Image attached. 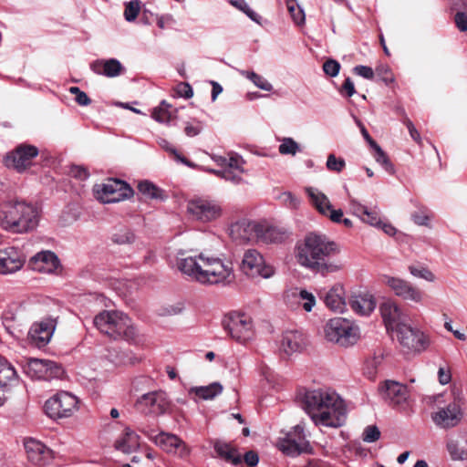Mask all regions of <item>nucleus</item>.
Wrapping results in <instances>:
<instances>
[{"label": "nucleus", "instance_id": "f257e3e1", "mask_svg": "<svg viewBox=\"0 0 467 467\" xmlns=\"http://www.w3.org/2000/svg\"><path fill=\"white\" fill-rule=\"evenodd\" d=\"M178 255V269L202 285H227L235 279L231 262H225L219 257L210 255L206 252L187 254L186 252L180 251Z\"/></svg>", "mask_w": 467, "mask_h": 467}, {"label": "nucleus", "instance_id": "f03ea898", "mask_svg": "<svg viewBox=\"0 0 467 467\" xmlns=\"http://www.w3.org/2000/svg\"><path fill=\"white\" fill-rule=\"evenodd\" d=\"M338 253L337 244L326 235L310 233L296 246V259L300 265L326 275L341 269V265L330 260Z\"/></svg>", "mask_w": 467, "mask_h": 467}, {"label": "nucleus", "instance_id": "7ed1b4c3", "mask_svg": "<svg viewBox=\"0 0 467 467\" xmlns=\"http://www.w3.org/2000/svg\"><path fill=\"white\" fill-rule=\"evenodd\" d=\"M303 406L315 425L337 428L344 424L346 408L342 399L330 389L306 390Z\"/></svg>", "mask_w": 467, "mask_h": 467}, {"label": "nucleus", "instance_id": "20e7f679", "mask_svg": "<svg viewBox=\"0 0 467 467\" xmlns=\"http://www.w3.org/2000/svg\"><path fill=\"white\" fill-rule=\"evenodd\" d=\"M38 208L26 201L11 200L0 203V226L11 233L25 234L38 225Z\"/></svg>", "mask_w": 467, "mask_h": 467}, {"label": "nucleus", "instance_id": "39448f33", "mask_svg": "<svg viewBox=\"0 0 467 467\" xmlns=\"http://www.w3.org/2000/svg\"><path fill=\"white\" fill-rule=\"evenodd\" d=\"M428 403L435 407L431 415L433 423L440 429L449 430L458 426L464 416L463 399L453 396L445 399L444 394L431 395L427 398Z\"/></svg>", "mask_w": 467, "mask_h": 467}, {"label": "nucleus", "instance_id": "423d86ee", "mask_svg": "<svg viewBox=\"0 0 467 467\" xmlns=\"http://www.w3.org/2000/svg\"><path fill=\"white\" fill-rule=\"evenodd\" d=\"M93 324L101 333L114 340L129 341L136 334L129 317L119 311L104 310L94 317Z\"/></svg>", "mask_w": 467, "mask_h": 467}, {"label": "nucleus", "instance_id": "0eeeda50", "mask_svg": "<svg viewBox=\"0 0 467 467\" xmlns=\"http://www.w3.org/2000/svg\"><path fill=\"white\" fill-rule=\"evenodd\" d=\"M327 340L338 344L341 347L354 345L358 337V327L353 322L343 317L329 319L324 327Z\"/></svg>", "mask_w": 467, "mask_h": 467}, {"label": "nucleus", "instance_id": "6e6552de", "mask_svg": "<svg viewBox=\"0 0 467 467\" xmlns=\"http://www.w3.org/2000/svg\"><path fill=\"white\" fill-rule=\"evenodd\" d=\"M396 337L402 350L420 354L428 349L431 340L428 335L409 324H401L396 328Z\"/></svg>", "mask_w": 467, "mask_h": 467}, {"label": "nucleus", "instance_id": "1a4fd4ad", "mask_svg": "<svg viewBox=\"0 0 467 467\" xmlns=\"http://www.w3.org/2000/svg\"><path fill=\"white\" fill-rule=\"evenodd\" d=\"M279 449L288 456H297L301 453L312 451L311 445L306 439L304 427L300 424L295 426L278 441Z\"/></svg>", "mask_w": 467, "mask_h": 467}, {"label": "nucleus", "instance_id": "9d476101", "mask_svg": "<svg viewBox=\"0 0 467 467\" xmlns=\"http://www.w3.org/2000/svg\"><path fill=\"white\" fill-rule=\"evenodd\" d=\"M97 198L104 202H118L130 197L132 189L123 181L109 179L102 184H97L94 188Z\"/></svg>", "mask_w": 467, "mask_h": 467}, {"label": "nucleus", "instance_id": "9b49d317", "mask_svg": "<svg viewBox=\"0 0 467 467\" xmlns=\"http://www.w3.org/2000/svg\"><path fill=\"white\" fill-rule=\"evenodd\" d=\"M78 400L74 395L60 391L46 401L45 410L52 419L67 418L76 410Z\"/></svg>", "mask_w": 467, "mask_h": 467}, {"label": "nucleus", "instance_id": "f8f14e48", "mask_svg": "<svg viewBox=\"0 0 467 467\" xmlns=\"http://www.w3.org/2000/svg\"><path fill=\"white\" fill-rule=\"evenodd\" d=\"M138 410L145 415L160 416L171 406V401L162 390H155L141 395L135 403Z\"/></svg>", "mask_w": 467, "mask_h": 467}, {"label": "nucleus", "instance_id": "ddd939ff", "mask_svg": "<svg viewBox=\"0 0 467 467\" xmlns=\"http://www.w3.org/2000/svg\"><path fill=\"white\" fill-rule=\"evenodd\" d=\"M140 431L168 453L176 454L181 458H185L190 454V450L184 441L174 434L167 432L155 434L154 431L147 429H141Z\"/></svg>", "mask_w": 467, "mask_h": 467}, {"label": "nucleus", "instance_id": "4468645a", "mask_svg": "<svg viewBox=\"0 0 467 467\" xmlns=\"http://www.w3.org/2000/svg\"><path fill=\"white\" fill-rule=\"evenodd\" d=\"M223 324L229 335L240 343H246L254 336L252 319L245 314H232Z\"/></svg>", "mask_w": 467, "mask_h": 467}, {"label": "nucleus", "instance_id": "2eb2a0df", "mask_svg": "<svg viewBox=\"0 0 467 467\" xmlns=\"http://www.w3.org/2000/svg\"><path fill=\"white\" fill-rule=\"evenodd\" d=\"M38 149L30 144L22 143L8 152L5 158V164L18 172L26 171L33 163V160L38 155Z\"/></svg>", "mask_w": 467, "mask_h": 467}, {"label": "nucleus", "instance_id": "dca6fc26", "mask_svg": "<svg viewBox=\"0 0 467 467\" xmlns=\"http://www.w3.org/2000/svg\"><path fill=\"white\" fill-rule=\"evenodd\" d=\"M241 270L250 277L269 278L275 273L274 268L265 264L263 255L255 249H249L244 253Z\"/></svg>", "mask_w": 467, "mask_h": 467}, {"label": "nucleus", "instance_id": "f3484780", "mask_svg": "<svg viewBox=\"0 0 467 467\" xmlns=\"http://www.w3.org/2000/svg\"><path fill=\"white\" fill-rule=\"evenodd\" d=\"M25 372L32 379L51 380L60 378L64 373V369L54 361L32 358L25 367Z\"/></svg>", "mask_w": 467, "mask_h": 467}, {"label": "nucleus", "instance_id": "a211bd4d", "mask_svg": "<svg viewBox=\"0 0 467 467\" xmlns=\"http://www.w3.org/2000/svg\"><path fill=\"white\" fill-rule=\"evenodd\" d=\"M382 282L394 293L395 296L406 301L421 303L423 293L410 282L400 277L383 275Z\"/></svg>", "mask_w": 467, "mask_h": 467}, {"label": "nucleus", "instance_id": "6ab92c4d", "mask_svg": "<svg viewBox=\"0 0 467 467\" xmlns=\"http://www.w3.org/2000/svg\"><path fill=\"white\" fill-rule=\"evenodd\" d=\"M187 212L192 218L203 223L214 221L222 215V208L216 202L201 198L190 201Z\"/></svg>", "mask_w": 467, "mask_h": 467}, {"label": "nucleus", "instance_id": "aec40b11", "mask_svg": "<svg viewBox=\"0 0 467 467\" xmlns=\"http://www.w3.org/2000/svg\"><path fill=\"white\" fill-rule=\"evenodd\" d=\"M56 322L52 318H46L32 325L28 331L29 342L41 348L47 345L54 334Z\"/></svg>", "mask_w": 467, "mask_h": 467}, {"label": "nucleus", "instance_id": "412c9836", "mask_svg": "<svg viewBox=\"0 0 467 467\" xmlns=\"http://www.w3.org/2000/svg\"><path fill=\"white\" fill-rule=\"evenodd\" d=\"M25 262V254L14 246L0 250V274L2 275L18 271Z\"/></svg>", "mask_w": 467, "mask_h": 467}, {"label": "nucleus", "instance_id": "4be33fe9", "mask_svg": "<svg viewBox=\"0 0 467 467\" xmlns=\"http://www.w3.org/2000/svg\"><path fill=\"white\" fill-rule=\"evenodd\" d=\"M28 266L36 272L51 274L59 266V260L55 253L41 251L29 259Z\"/></svg>", "mask_w": 467, "mask_h": 467}, {"label": "nucleus", "instance_id": "5701e85b", "mask_svg": "<svg viewBox=\"0 0 467 467\" xmlns=\"http://www.w3.org/2000/svg\"><path fill=\"white\" fill-rule=\"evenodd\" d=\"M381 317L387 328H399L401 324H406L408 317L402 312L400 306L392 300H387L379 307Z\"/></svg>", "mask_w": 467, "mask_h": 467}, {"label": "nucleus", "instance_id": "b1692460", "mask_svg": "<svg viewBox=\"0 0 467 467\" xmlns=\"http://www.w3.org/2000/svg\"><path fill=\"white\" fill-rule=\"evenodd\" d=\"M25 449L28 461L33 464L43 466L52 458V451L36 440L29 439L26 441Z\"/></svg>", "mask_w": 467, "mask_h": 467}, {"label": "nucleus", "instance_id": "393cba45", "mask_svg": "<svg viewBox=\"0 0 467 467\" xmlns=\"http://www.w3.org/2000/svg\"><path fill=\"white\" fill-rule=\"evenodd\" d=\"M380 391L383 399L393 406L403 404L409 398L407 387L393 380L385 381Z\"/></svg>", "mask_w": 467, "mask_h": 467}, {"label": "nucleus", "instance_id": "a878e982", "mask_svg": "<svg viewBox=\"0 0 467 467\" xmlns=\"http://www.w3.org/2000/svg\"><path fill=\"white\" fill-rule=\"evenodd\" d=\"M306 346V338L299 331H286L283 334L279 350L286 356L300 352Z\"/></svg>", "mask_w": 467, "mask_h": 467}, {"label": "nucleus", "instance_id": "bb28decb", "mask_svg": "<svg viewBox=\"0 0 467 467\" xmlns=\"http://www.w3.org/2000/svg\"><path fill=\"white\" fill-rule=\"evenodd\" d=\"M322 298L326 306L334 312H344L347 303L345 289L342 285L337 284L329 290L324 292Z\"/></svg>", "mask_w": 467, "mask_h": 467}, {"label": "nucleus", "instance_id": "cd10ccee", "mask_svg": "<svg viewBox=\"0 0 467 467\" xmlns=\"http://www.w3.org/2000/svg\"><path fill=\"white\" fill-rule=\"evenodd\" d=\"M285 299L291 306L296 305L301 306L306 312L312 311L316 305L315 296L305 289H292L286 293Z\"/></svg>", "mask_w": 467, "mask_h": 467}, {"label": "nucleus", "instance_id": "c85d7f7f", "mask_svg": "<svg viewBox=\"0 0 467 467\" xmlns=\"http://www.w3.org/2000/svg\"><path fill=\"white\" fill-rule=\"evenodd\" d=\"M262 232V224L242 221L232 225L231 233L236 239H240L243 242H247L254 237L259 236V233Z\"/></svg>", "mask_w": 467, "mask_h": 467}, {"label": "nucleus", "instance_id": "c756f323", "mask_svg": "<svg viewBox=\"0 0 467 467\" xmlns=\"http://www.w3.org/2000/svg\"><path fill=\"white\" fill-rule=\"evenodd\" d=\"M91 69L99 75H104L108 78H115L121 75L124 67L116 58L99 59L91 64Z\"/></svg>", "mask_w": 467, "mask_h": 467}, {"label": "nucleus", "instance_id": "7c9ffc66", "mask_svg": "<svg viewBox=\"0 0 467 467\" xmlns=\"http://www.w3.org/2000/svg\"><path fill=\"white\" fill-rule=\"evenodd\" d=\"M351 309L359 316H368L376 307V301L372 295H353L348 302Z\"/></svg>", "mask_w": 467, "mask_h": 467}, {"label": "nucleus", "instance_id": "2f4dec72", "mask_svg": "<svg viewBox=\"0 0 467 467\" xmlns=\"http://www.w3.org/2000/svg\"><path fill=\"white\" fill-rule=\"evenodd\" d=\"M16 380V371L7 359L0 356V406L6 400L4 389L8 384Z\"/></svg>", "mask_w": 467, "mask_h": 467}, {"label": "nucleus", "instance_id": "473e14b6", "mask_svg": "<svg viewBox=\"0 0 467 467\" xmlns=\"http://www.w3.org/2000/svg\"><path fill=\"white\" fill-rule=\"evenodd\" d=\"M114 447L123 453L130 454L139 449L140 436L130 428H126L122 435L116 440Z\"/></svg>", "mask_w": 467, "mask_h": 467}, {"label": "nucleus", "instance_id": "72a5a7b5", "mask_svg": "<svg viewBox=\"0 0 467 467\" xmlns=\"http://www.w3.org/2000/svg\"><path fill=\"white\" fill-rule=\"evenodd\" d=\"M305 191L310 199L311 204L317 209V211L324 216L327 215V213H329V210L332 207L328 197L314 187H306Z\"/></svg>", "mask_w": 467, "mask_h": 467}, {"label": "nucleus", "instance_id": "f704fd0d", "mask_svg": "<svg viewBox=\"0 0 467 467\" xmlns=\"http://www.w3.org/2000/svg\"><path fill=\"white\" fill-rule=\"evenodd\" d=\"M213 448L218 456L225 462L234 466H237L242 462L241 454L231 444L222 441H216L213 444Z\"/></svg>", "mask_w": 467, "mask_h": 467}, {"label": "nucleus", "instance_id": "c9c22d12", "mask_svg": "<svg viewBox=\"0 0 467 467\" xmlns=\"http://www.w3.org/2000/svg\"><path fill=\"white\" fill-rule=\"evenodd\" d=\"M288 237V233L283 229L275 226L265 227L262 225V232L258 238L265 243L278 244L284 242Z\"/></svg>", "mask_w": 467, "mask_h": 467}, {"label": "nucleus", "instance_id": "e433bc0d", "mask_svg": "<svg viewBox=\"0 0 467 467\" xmlns=\"http://www.w3.org/2000/svg\"><path fill=\"white\" fill-rule=\"evenodd\" d=\"M223 388L219 382H213L207 386L193 387L190 389V393L195 394L198 398L207 400H213L222 393Z\"/></svg>", "mask_w": 467, "mask_h": 467}, {"label": "nucleus", "instance_id": "4c0bfd02", "mask_svg": "<svg viewBox=\"0 0 467 467\" xmlns=\"http://www.w3.org/2000/svg\"><path fill=\"white\" fill-rule=\"evenodd\" d=\"M170 109H171L170 104L165 100L161 101L160 106L153 109L152 118L158 122L169 123L173 117V113Z\"/></svg>", "mask_w": 467, "mask_h": 467}, {"label": "nucleus", "instance_id": "58836bf2", "mask_svg": "<svg viewBox=\"0 0 467 467\" xmlns=\"http://www.w3.org/2000/svg\"><path fill=\"white\" fill-rule=\"evenodd\" d=\"M241 75L251 80L254 86L265 91H272L273 85L268 82L264 77L256 74L254 71L242 70Z\"/></svg>", "mask_w": 467, "mask_h": 467}, {"label": "nucleus", "instance_id": "ea45409f", "mask_svg": "<svg viewBox=\"0 0 467 467\" xmlns=\"http://www.w3.org/2000/svg\"><path fill=\"white\" fill-rule=\"evenodd\" d=\"M138 190L142 195L150 199H160L162 195L161 190L149 181L140 182Z\"/></svg>", "mask_w": 467, "mask_h": 467}, {"label": "nucleus", "instance_id": "a19ab883", "mask_svg": "<svg viewBox=\"0 0 467 467\" xmlns=\"http://www.w3.org/2000/svg\"><path fill=\"white\" fill-rule=\"evenodd\" d=\"M286 6L294 23L297 26L304 25L306 20L305 12L296 0H286Z\"/></svg>", "mask_w": 467, "mask_h": 467}, {"label": "nucleus", "instance_id": "79ce46f5", "mask_svg": "<svg viewBox=\"0 0 467 467\" xmlns=\"http://www.w3.org/2000/svg\"><path fill=\"white\" fill-rule=\"evenodd\" d=\"M280 141L278 151L282 155L295 156L297 152L301 151L299 144L290 137L282 138Z\"/></svg>", "mask_w": 467, "mask_h": 467}, {"label": "nucleus", "instance_id": "37998d69", "mask_svg": "<svg viewBox=\"0 0 467 467\" xmlns=\"http://www.w3.org/2000/svg\"><path fill=\"white\" fill-rule=\"evenodd\" d=\"M229 2L235 8L244 12L251 20L257 24H261V16L250 8L245 0H229Z\"/></svg>", "mask_w": 467, "mask_h": 467}, {"label": "nucleus", "instance_id": "c03bdc74", "mask_svg": "<svg viewBox=\"0 0 467 467\" xmlns=\"http://www.w3.org/2000/svg\"><path fill=\"white\" fill-rule=\"evenodd\" d=\"M375 150L374 158L378 163L382 165V167L389 173L394 172V167L390 162L389 159L386 155V153L382 150L379 144L376 147H372Z\"/></svg>", "mask_w": 467, "mask_h": 467}, {"label": "nucleus", "instance_id": "a18cd8bd", "mask_svg": "<svg viewBox=\"0 0 467 467\" xmlns=\"http://www.w3.org/2000/svg\"><path fill=\"white\" fill-rule=\"evenodd\" d=\"M408 269L409 272L415 277L424 279L428 282H433L435 280L434 274L425 266L410 265Z\"/></svg>", "mask_w": 467, "mask_h": 467}, {"label": "nucleus", "instance_id": "49530a36", "mask_svg": "<svg viewBox=\"0 0 467 467\" xmlns=\"http://www.w3.org/2000/svg\"><path fill=\"white\" fill-rule=\"evenodd\" d=\"M134 240V234L128 228H121L112 235V241L119 244H130Z\"/></svg>", "mask_w": 467, "mask_h": 467}, {"label": "nucleus", "instance_id": "de8ad7c7", "mask_svg": "<svg viewBox=\"0 0 467 467\" xmlns=\"http://www.w3.org/2000/svg\"><path fill=\"white\" fill-rule=\"evenodd\" d=\"M278 200L288 209L296 210L299 207L301 201L291 192H284L279 194Z\"/></svg>", "mask_w": 467, "mask_h": 467}, {"label": "nucleus", "instance_id": "09e8293b", "mask_svg": "<svg viewBox=\"0 0 467 467\" xmlns=\"http://www.w3.org/2000/svg\"><path fill=\"white\" fill-rule=\"evenodd\" d=\"M430 218V211L423 206L419 207V209L411 214L412 221L418 225H428Z\"/></svg>", "mask_w": 467, "mask_h": 467}, {"label": "nucleus", "instance_id": "8fccbe9b", "mask_svg": "<svg viewBox=\"0 0 467 467\" xmlns=\"http://www.w3.org/2000/svg\"><path fill=\"white\" fill-rule=\"evenodd\" d=\"M447 450L452 460H463L467 456L466 451L459 446L456 441H449Z\"/></svg>", "mask_w": 467, "mask_h": 467}, {"label": "nucleus", "instance_id": "3c124183", "mask_svg": "<svg viewBox=\"0 0 467 467\" xmlns=\"http://www.w3.org/2000/svg\"><path fill=\"white\" fill-rule=\"evenodd\" d=\"M326 166L331 171L340 172L346 166V162L342 158H337L335 154L327 156Z\"/></svg>", "mask_w": 467, "mask_h": 467}, {"label": "nucleus", "instance_id": "603ef678", "mask_svg": "<svg viewBox=\"0 0 467 467\" xmlns=\"http://www.w3.org/2000/svg\"><path fill=\"white\" fill-rule=\"evenodd\" d=\"M140 9V2L137 0L127 3L124 11L125 19L129 22L134 21L139 15Z\"/></svg>", "mask_w": 467, "mask_h": 467}, {"label": "nucleus", "instance_id": "864d4df0", "mask_svg": "<svg viewBox=\"0 0 467 467\" xmlns=\"http://www.w3.org/2000/svg\"><path fill=\"white\" fill-rule=\"evenodd\" d=\"M380 437V431L375 425H369L363 431V441L366 442H374Z\"/></svg>", "mask_w": 467, "mask_h": 467}, {"label": "nucleus", "instance_id": "5fc2aeb1", "mask_svg": "<svg viewBox=\"0 0 467 467\" xmlns=\"http://www.w3.org/2000/svg\"><path fill=\"white\" fill-rule=\"evenodd\" d=\"M244 163V161L240 156L233 154L228 158L225 169H233L237 171V172H244V169L243 167Z\"/></svg>", "mask_w": 467, "mask_h": 467}, {"label": "nucleus", "instance_id": "6e6d98bb", "mask_svg": "<svg viewBox=\"0 0 467 467\" xmlns=\"http://www.w3.org/2000/svg\"><path fill=\"white\" fill-rule=\"evenodd\" d=\"M339 69L340 64L334 59H328L323 65L324 72L330 77L337 76L339 73Z\"/></svg>", "mask_w": 467, "mask_h": 467}, {"label": "nucleus", "instance_id": "4d7b16f0", "mask_svg": "<svg viewBox=\"0 0 467 467\" xmlns=\"http://www.w3.org/2000/svg\"><path fill=\"white\" fill-rule=\"evenodd\" d=\"M220 172L222 173V178L234 184H238L242 182L241 174L243 172H237V171L233 169H223V171Z\"/></svg>", "mask_w": 467, "mask_h": 467}, {"label": "nucleus", "instance_id": "13d9d810", "mask_svg": "<svg viewBox=\"0 0 467 467\" xmlns=\"http://www.w3.org/2000/svg\"><path fill=\"white\" fill-rule=\"evenodd\" d=\"M341 95L348 98L352 97L356 93L355 86L350 78H347L339 89Z\"/></svg>", "mask_w": 467, "mask_h": 467}, {"label": "nucleus", "instance_id": "bf43d9fd", "mask_svg": "<svg viewBox=\"0 0 467 467\" xmlns=\"http://www.w3.org/2000/svg\"><path fill=\"white\" fill-rule=\"evenodd\" d=\"M361 220L372 226H380L381 221L377 213L367 211V213L361 217Z\"/></svg>", "mask_w": 467, "mask_h": 467}, {"label": "nucleus", "instance_id": "052dcab7", "mask_svg": "<svg viewBox=\"0 0 467 467\" xmlns=\"http://www.w3.org/2000/svg\"><path fill=\"white\" fill-rule=\"evenodd\" d=\"M354 72L357 75H358L364 78H367V79H372L374 77V74H375L373 69L370 67L362 66V65L356 66L354 67Z\"/></svg>", "mask_w": 467, "mask_h": 467}, {"label": "nucleus", "instance_id": "680f3d73", "mask_svg": "<svg viewBox=\"0 0 467 467\" xmlns=\"http://www.w3.org/2000/svg\"><path fill=\"white\" fill-rule=\"evenodd\" d=\"M454 20L460 31H467V14L463 12H457Z\"/></svg>", "mask_w": 467, "mask_h": 467}, {"label": "nucleus", "instance_id": "e2e57ef3", "mask_svg": "<svg viewBox=\"0 0 467 467\" xmlns=\"http://www.w3.org/2000/svg\"><path fill=\"white\" fill-rule=\"evenodd\" d=\"M404 123H405L406 127L408 128L409 133H410V137L412 138V140H415L416 142H420V140H421L420 135L419 131L417 130V129L415 128L412 121L407 118L405 119Z\"/></svg>", "mask_w": 467, "mask_h": 467}, {"label": "nucleus", "instance_id": "0e129e2a", "mask_svg": "<svg viewBox=\"0 0 467 467\" xmlns=\"http://www.w3.org/2000/svg\"><path fill=\"white\" fill-rule=\"evenodd\" d=\"M178 93L180 96L185 99H191L193 96V90L190 84L188 83H181L178 86Z\"/></svg>", "mask_w": 467, "mask_h": 467}, {"label": "nucleus", "instance_id": "69168bd1", "mask_svg": "<svg viewBox=\"0 0 467 467\" xmlns=\"http://www.w3.org/2000/svg\"><path fill=\"white\" fill-rule=\"evenodd\" d=\"M244 461L249 467H254L259 462V457L256 452L249 451L244 454Z\"/></svg>", "mask_w": 467, "mask_h": 467}, {"label": "nucleus", "instance_id": "338daca9", "mask_svg": "<svg viewBox=\"0 0 467 467\" xmlns=\"http://www.w3.org/2000/svg\"><path fill=\"white\" fill-rule=\"evenodd\" d=\"M202 125L197 123L196 125L192 123H187L184 129V132L189 137L197 136L202 131Z\"/></svg>", "mask_w": 467, "mask_h": 467}, {"label": "nucleus", "instance_id": "774afa93", "mask_svg": "<svg viewBox=\"0 0 467 467\" xmlns=\"http://www.w3.org/2000/svg\"><path fill=\"white\" fill-rule=\"evenodd\" d=\"M438 379L441 385L448 384L451 379V374L450 369L440 368L438 371Z\"/></svg>", "mask_w": 467, "mask_h": 467}]
</instances>
